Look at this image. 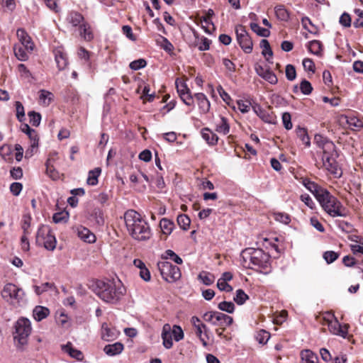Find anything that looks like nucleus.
Returning a JSON list of instances; mask_svg holds the SVG:
<instances>
[{"instance_id": "69168bd1", "label": "nucleus", "mask_w": 363, "mask_h": 363, "mask_svg": "<svg viewBox=\"0 0 363 363\" xmlns=\"http://www.w3.org/2000/svg\"><path fill=\"white\" fill-rule=\"evenodd\" d=\"M331 174L335 175L336 177H340L342 175V172L340 169L338 168L337 164L335 162L333 164H330L328 167L326 168Z\"/></svg>"}, {"instance_id": "1a4fd4ad", "label": "nucleus", "mask_w": 363, "mask_h": 363, "mask_svg": "<svg viewBox=\"0 0 363 363\" xmlns=\"http://www.w3.org/2000/svg\"><path fill=\"white\" fill-rule=\"evenodd\" d=\"M236 35L237 40L242 49L246 53H250L252 50V41L243 26H239L236 28Z\"/></svg>"}, {"instance_id": "bf43d9fd", "label": "nucleus", "mask_w": 363, "mask_h": 363, "mask_svg": "<svg viewBox=\"0 0 363 363\" xmlns=\"http://www.w3.org/2000/svg\"><path fill=\"white\" fill-rule=\"evenodd\" d=\"M354 13L358 16V18H357L354 23L353 25L355 28H362L363 27V11L357 9L354 10Z\"/></svg>"}, {"instance_id": "e2e57ef3", "label": "nucleus", "mask_w": 363, "mask_h": 363, "mask_svg": "<svg viewBox=\"0 0 363 363\" xmlns=\"http://www.w3.org/2000/svg\"><path fill=\"white\" fill-rule=\"evenodd\" d=\"M175 85L179 96L189 91V89L187 87L186 84L183 82H179V79H177Z\"/></svg>"}, {"instance_id": "f3484780", "label": "nucleus", "mask_w": 363, "mask_h": 363, "mask_svg": "<svg viewBox=\"0 0 363 363\" xmlns=\"http://www.w3.org/2000/svg\"><path fill=\"white\" fill-rule=\"evenodd\" d=\"M194 98L198 103L199 108L201 113H206L210 109V101L203 93H197L194 94Z\"/></svg>"}, {"instance_id": "f704fd0d", "label": "nucleus", "mask_w": 363, "mask_h": 363, "mask_svg": "<svg viewBox=\"0 0 363 363\" xmlns=\"http://www.w3.org/2000/svg\"><path fill=\"white\" fill-rule=\"evenodd\" d=\"M308 49L313 54L320 55L323 50V45L319 40H311L308 43Z\"/></svg>"}, {"instance_id": "2eb2a0df", "label": "nucleus", "mask_w": 363, "mask_h": 363, "mask_svg": "<svg viewBox=\"0 0 363 363\" xmlns=\"http://www.w3.org/2000/svg\"><path fill=\"white\" fill-rule=\"evenodd\" d=\"M76 231L79 238L83 241L88 243H93L95 242V235L92 233L88 228L83 226H79L76 228Z\"/></svg>"}, {"instance_id": "6e6d98bb", "label": "nucleus", "mask_w": 363, "mask_h": 363, "mask_svg": "<svg viewBox=\"0 0 363 363\" xmlns=\"http://www.w3.org/2000/svg\"><path fill=\"white\" fill-rule=\"evenodd\" d=\"M30 140V147L33 149L37 148L38 146V140L39 138L38 136L37 132L33 129L30 131V133L27 135Z\"/></svg>"}, {"instance_id": "8fccbe9b", "label": "nucleus", "mask_w": 363, "mask_h": 363, "mask_svg": "<svg viewBox=\"0 0 363 363\" xmlns=\"http://www.w3.org/2000/svg\"><path fill=\"white\" fill-rule=\"evenodd\" d=\"M172 335L174 336L175 341L179 342L184 338V332L180 326L174 325L171 330Z\"/></svg>"}, {"instance_id": "37998d69", "label": "nucleus", "mask_w": 363, "mask_h": 363, "mask_svg": "<svg viewBox=\"0 0 363 363\" xmlns=\"http://www.w3.org/2000/svg\"><path fill=\"white\" fill-rule=\"evenodd\" d=\"M346 121H347V123L350 127V128H352V129H354V128L359 129L363 126L362 121L354 116L347 117Z\"/></svg>"}, {"instance_id": "2f4dec72", "label": "nucleus", "mask_w": 363, "mask_h": 363, "mask_svg": "<svg viewBox=\"0 0 363 363\" xmlns=\"http://www.w3.org/2000/svg\"><path fill=\"white\" fill-rule=\"evenodd\" d=\"M101 172V169L99 167L90 170L87 178V184L91 186L96 185L98 184V177Z\"/></svg>"}, {"instance_id": "c85d7f7f", "label": "nucleus", "mask_w": 363, "mask_h": 363, "mask_svg": "<svg viewBox=\"0 0 363 363\" xmlns=\"http://www.w3.org/2000/svg\"><path fill=\"white\" fill-rule=\"evenodd\" d=\"M201 135L209 145H215L218 141V136L208 128H203L201 130Z\"/></svg>"}, {"instance_id": "a878e982", "label": "nucleus", "mask_w": 363, "mask_h": 363, "mask_svg": "<svg viewBox=\"0 0 363 363\" xmlns=\"http://www.w3.org/2000/svg\"><path fill=\"white\" fill-rule=\"evenodd\" d=\"M206 333V325L205 324H198L197 328L195 329V333L205 347L207 346L206 339L208 338Z\"/></svg>"}, {"instance_id": "0e129e2a", "label": "nucleus", "mask_w": 363, "mask_h": 363, "mask_svg": "<svg viewBox=\"0 0 363 363\" xmlns=\"http://www.w3.org/2000/svg\"><path fill=\"white\" fill-rule=\"evenodd\" d=\"M301 200L311 209H313L315 206L313 199L307 194H302L301 196Z\"/></svg>"}, {"instance_id": "c03bdc74", "label": "nucleus", "mask_w": 363, "mask_h": 363, "mask_svg": "<svg viewBox=\"0 0 363 363\" xmlns=\"http://www.w3.org/2000/svg\"><path fill=\"white\" fill-rule=\"evenodd\" d=\"M260 47L262 48V54L264 55V57L268 60H269L268 57L272 56V51L270 48L269 42L265 39H262L260 41Z\"/></svg>"}, {"instance_id": "20e7f679", "label": "nucleus", "mask_w": 363, "mask_h": 363, "mask_svg": "<svg viewBox=\"0 0 363 363\" xmlns=\"http://www.w3.org/2000/svg\"><path fill=\"white\" fill-rule=\"evenodd\" d=\"M323 209L332 217H346L347 212L341 202L327 189L320 190L316 198Z\"/></svg>"}, {"instance_id": "680f3d73", "label": "nucleus", "mask_w": 363, "mask_h": 363, "mask_svg": "<svg viewBox=\"0 0 363 363\" xmlns=\"http://www.w3.org/2000/svg\"><path fill=\"white\" fill-rule=\"evenodd\" d=\"M182 101L187 106L194 105V97L191 94L190 90L179 96Z\"/></svg>"}, {"instance_id": "bb28decb", "label": "nucleus", "mask_w": 363, "mask_h": 363, "mask_svg": "<svg viewBox=\"0 0 363 363\" xmlns=\"http://www.w3.org/2000/svg\"><path fill=\"white\" fill-rule=\"evenodd\" d=\"M33 313L35 320L40 321L49 315V310L45 307L37 306L33 309Z\"/></svg>"}, {"instance_id": "f8f14e48", "label": "nucleus", "mask_w": 363, "mask_h": 363, "mask_svg": "<svg viewBox=\"0 0 363 363\" xmlns=\"http://www.w3.org/2000/svg\"><path fill=\"white\" fill-rule=\"evenodd\" d=\"M315 144L323 149V152H335V145L330 140L324 138L321 135H315L314 138Z\"/></svg>"}, {"instance_id": "13d9d810", "label": "nucleus", "mask_w": 363, "mask_h": 363, "mask_svg": "<svg viewBox=\"0 0 363 363\" xmlns=\"http://www.w3.org/2000/svg\"><path fill=\"white\" fill-rule=\"evenodd\" d=\"M67 218L68 213L67 212H58L55 213L52 216V220L55 223L66 222Z\"/></svg>"}, {"instance_id": "393cba45", "label": "nucleus", "mask_w": 363, "mask_h": 363, "mask_svg": "<svg viewBox=\"0 0 363 363\" xmlns=\"http://www.w3.org/2000/svg\"><path fill=\"white\" fill-rule=\"evenodd\" d=\"M301 363H318L317 355L309 350L301 351Z\"/></svg>"}, {"instance_id": "4468645a", "label": "nucleus", "mask_w": 363, "mask_h": 363, "mask_svg": "<svg viewBox=\"0 0 363 363\" xmlns=\"http://www.w3.org/2000/svg\"><path fill=\"white\" fill-rule=\"evenodd\" d=\"M77 30L79 36L86 42L91 41L94 38L92 28L86 21Z\"/></svg>"}, {"instance_id": "4be33fe9", "label": "nucleus", "mask_w": 363, "mask_h": 363, "mask_svg": "<svg viewBox=\"0 0 363 363\" xmlns=\"http://www.w3.org/2000/svg\"><path fill=\"white\" fill-rule=\"evenodd\" d=\"M214 325L229 326L233 323V318L223 313L216 311Z\"/></svg>"}, {"instance_id": "ea45409f", "label": "nucleus", "mask_w": 363, "mask_h": 363, "mask_svg": "<svg viewBox=\"0 0 363 363\" xmlns=\"http://www.w3.org/2000/svg\"><path fill=\"white\" fill-rule=\"evenodd\" d=\"M248 298L249 296L245 293V291L242 289H238L236 291V294L233 299L237 304L242 305Z\"/></svg>"}, {"instance_id": "473e14b6", "label": "nucleus", "mask_w": 363, "mask_h": 363, "mask_svg": "<svg viewBox=\"0 0 363 363\" xmlns=\"http://www.w3.org/2000/svg\"><path fill=\"white\" fill-rule=\"evenodd\" d=\"M296 133L297 137L301 140L306 147H309L311 145L310 138L306 128L298 127L296 128Z\"/></svg>"}, {"instance_id": "5701e85b", "label": "nucleus", "mask_w": 363, "mask_h": 363, "mask_svg": "<svg viewBox=\"0 0 363 363\" xmlns=\"http://www.w3.org/2000/svg\"><path fill=\"white\" fill-rule=\"evenodd\" d=\"M257 74L272 84H275L278 79L276 74L271 69H255Z\"/></svg>"}, {"instance_id": "cd10ccee", "label": "nucleus", "mask_w": 363, "mask_h": 363, "mask_svg": "<svg viewBox=\"0 0 363 363\" xmlns=\"http://www.w3.org/2000/svg\"><path fill=\"white\" fill-rule=\"evenodd\" d=\"M62 349L65 352L68 353L72 357L80 360L83 357V354L81 351L73 348L72 344L68 342L67 345H62Z\"/></svg>"}, {"instance_id": "774afa93", "label": "nucleus", "mask_w": 363, "mask_h": 363, "mask_svg": "<svg viewBox=\"0 0 363 363\" xmlns=\"http://www.w3.org/2000/svg\"><path fill=\"white\" fill-rule=\"evenodd\" d=\"M23 189L22 184L13 182L10 186V191L14 196H18Z\"/></svg>"}, {"instance_id": "9d476101", "label": "nucleus", "mask_w": 363, "mask_h": 363, "mask_svg": "<svg viewBox=\"0 0 363 363\" xmlns=\"http://www.w3.org/2000/svg\"><path fill=\"white\" fill-rule=\"evenodd\" d=\"M66 23L68 26L74 28L76 30L86 22L84 16L77 11H70L66 16Z\"/></svg>"}, {"instance_id": "c9c22d12", "label": "nucleus", "mask_w": 363, "mask_h": 363, "mask_svg": "<svg viewBox=\"0 0 363 363\" xmlns=\"http://www.w3.org/2000/svg\"><path fill=\"white\" fill-rule=\"evenodd\" d=\"M230 126L228 120L224 117H220L219 122L216 125V131L226 135L229 133Z\"/></svg>"}, {"instance_id": "3c124183", "label": "nucleus", "mask_w": 363, "mask_h": 363, "mask_svg": "<svg viewBox=\"0 0 363 363\" xmlns=\"http://www.w3.org/2000/svg\"><path fill=\"white\" fill-rule=\"evenodd\" d=\"M16 117L19 121H23L25 119V111L23 104L20 101L15 103Z\"/></svg>"}, {"instance_id": "6ab92c4d", "label": "nucleus", "mask_w": 363, "mask_h": 363, "mask_svg": "<svg viewBox=\"0 0 363 363\" xmlns=\"http://www.w3.org/2000/svg\"><path fill=\"white\" fill-rule=\"evenodd\" d=\"M118 335V332L115 328H110L104 323L101 326V337L106 341H110L116 339Z\"/></svg>"}, {"instance_id": "f257e3e1", "label": "nucleus", "mask_w": 363, "mask_h": 363, "mask_svg": "<svg viewBox=\"0 0 363 363\" xmlns=\"http://www.w3.org/2000/svg\"><path fill=\"white\" fill-rule=\"evenodd\" d=\"M89 288L103 301L109 303H116L125 294V289L119 280H93Z\"/></svg>"}, {"instance_id": "7c9ffc66", "label": "nucleus", "mask_w": 363, "mask_h": 363, "mask_svg": "<svg viewBox=\"0 0 363 363\" xmlns=\"http://www.w3.org/2000/svg\"><path fill=\"white\" fill-rule=\"evenodd\" d=\"M160 226L164 234L170 235L174 228V224L172 220L164 218L160 220Z\"/></svg>"}, {"instance_id": "6e6552de", "label": "nucleus", "mask_w": 363, "mask_h": 363, "mask_svg": "<svg viewBox=\"0 0 363 363\" xmlns=\"http://www.w3.org/2000/svg\"><path fill=\"white\" fill-rule=\"evenodd\" d=\"M31 329L30 322L28 318H21L18 319L15 325L14 339L19 344L25 345L31 333Z\"/></svg>"}, {"instance_id": "9b49d317", "label": "nucleus", "mask_w": 363, "mask_h": 363, "mask_svg": "<svg viewBox=\"0 0 363 363\" xmlns=\"http://www.w3.org/2000/svg\"><path fill=\"white\" fill-rule=\"evenodd\" d=\"M16 35L19 41L18 44L22 45L28 51H33L34 50V43L24 29L18 28Z\"/></svg>"}, {"instance_id": "dca6fc26", "label": "nucleus", "mask_w": 363, "mask_h": 363, "mask_svg": "<svg viewBox=\"0 0 363 363\" xmlns=\"http://www.w3.org/2000/svg\"><path fill=\"white\" fill-rule=\"evenodd\" d=\"M88 219L94 222L97 226H102L104 224V213L103 211L99 208H94L90 213H89Z\"/></svg>"}, {"instance_id": "aec40b11", "label": "nucleus", "mask_w": 363, "mask_h": 363, "mask_svg": "<svg viewBox=\"0 0 363 363\" xmlns=\"http://www.w3.org/2000/svg\"><path fill=\"white\" fill-rule=\"evenodd\" d=\"M123 349V345L121 342H117L106 345L104 348V352L108 356H115L121 354Z\"/></svg>"}, {"instance_id": "a211bd4d", "label": "nucleus", "mask_w": 363, "mask_h": 363, "mask_svg": "<svg viewBox=\"0 0 363 363\" xmlns=\"http://www.w3.org/2000/svg\"><path fill=\"white\" fill-rule=\"evenodd\" d=\"M162 339L163 345L167 349H170L173 345L172 335L171 333V326L169 324H164L162 332Z\"/></svg>"}, {"instance_id": "4c0bfd02", "label": "nucleus", "mask_w": 363, "mask_h": 363, "mask_svg": "<svg viewBox=\"0 0 363 363\" xmlns=\"http://www.w3.org/2000/svg\"><path fill=\"white\" fill-rule=\"evenodd\" d=\"M40 99L42 101L43 104L45 106H48L53 100V94L51 92L44 89L40 90Z\"/></svg>"}, {"instance_id": "052dcab7", "label": "nucleus", "mask_w": 363, "mask_h": 363, "mask_svg": "<svg viewBox=\"0 0 363 363\" xmlns=\"http://www.w3.org/2000/svg\"><path fill=\"white\" fill-rule=\"evenodd\" d=\"M274 218L276 220L284 224H288L291 221L289 215L285 213H277L274 214Z\"/></svg>"}, {"instance_id": "5fc2aeb1", "label": "nucleus", "mask_w": 363, "mask_h": 363, "mask_svg": "<svg viewBox=\"0 0 363 363\" xmlns=\"http://www.w3.org/2000/svg\"><path fill=\"white\" fill-rule=\"evenodd\" d=\"M165 258L173 260L177 264H181L183 262L182 259L171 250H167L165 252Z\"/></svg>"}, {"instance_id": "09e8293b", "label": "nucleus", "mask_w": 363, "mask_h": 363, "mask_svg": "<svg viewBox=\"0 0 363 363\" xmlns=\"http://www.w3.org/2000/svg\"><path fill=\"white\" fill-rule=\"evenodd\" d=\"M333 152H323L322 160L325 168L333 164L335 160L332 157Z\"/></svg>"}, {"instance_id": "a19ab883", "label": "nucleus", "mask_w": 363, "mask_h": 363, "mask_svg": "<svg viewBox=\"0 0 363 363\" xmlns=\"http://www.w3.org/2000/svg\"><path fill=\"white\" fill-rule=\"evenodd\" d=\"M270 337V334L264 330L258 331L255 335V338L260 344H266Z\"/></svg>"}, {"instance_id": "0eeeda50", "label": "nucleus", "mask_w": 363, "mask_h": 363, "mask_svg": "<svg viewBox=\"0 0 363 363\" xmlns=\"http://www.w3.org/2000/svg\"><path fill=\"white\" fill-rule=\"evenodd\" d=\"M157 268L164 280L169 283H174L181 277L179 268L167 261H161L157 263Z\"/></svg>"}, {"instance_id": "de8ad7c7", "label": "nucleus", "mask_w": 363, "mask_h": 363, "mask_svg": "<svg viewBox=\"0 0 363 363\" xmlns=\"http://www.w3.org/2000/svg\"><path fill=\"white\" fill-rule=\"evenodd\" d=\"M323 257L328 264H331L339 257V253L334 251H326L323 253Z\"/></svg>"}, {"instance_id": "72a5a7b5", "label": "nucleus", "mask_w": 363, "mask_h": 363, "mask_svg": "<svg viewBox=\"0 0 363 363\" xmlns=\"http://www.w3.org/2000/svg\"><path fill=\"white\" fill-rule=\"evenodd\" d=\"M198 279L205 285L210 286L215 281V277L213 274L203 271L198 275Z\"/></svg>"}, {"instance_id": "7ed1b4c3", "label": "nucleus", "mask_w": 363, "mask_h": 363, "mask_svg": "<svg viewBox=\"0 0 363 363\" xmlns=\"http://www.w3.org/2000/svg\"><path fill=\"white\" fill-rule=\"evenodd\" d=\"M241 255L248 267L264 274L271 272L270 256L259 248H246Z\"/></svg>"}, {"instance_id": "f03ea898", "label": "nucleus", "mask_w": 363, "mask_h": 363, "mask_svg": "<svg viewBox=\"0 0 363 363\" xmlns=\"http://www.w3.org/2000/svg\"><path fill=\"white\" fill-rule=\"evenodd\" d=\"M126 228L133 238L140 241L147 240L151 237L148 223L134 210H128L124 214Z\"/></svg>"}, {"instance_id": "c756f323", "label": "nucleus", "mask_w": 363, "mask_h": 363, "mask_svg": "<svg viewBox=\"0 0 363 363\" xmlns=\"http://www.w3.org/2000/svg\"><path fill=\"white\" fill-rule=\"evenodd\" d=\"M274 12L278 19L283 21H287L290 15L284 5H278L274 8Z\"/></svg>"}, {"instance_id": "4d7b16f0", "label": "nucleus", "mask_w": 363, "mask_h": 363, "mask_svg": "<svg viewBox=\"0 0 363 363\" xmlns=\"http://www.w3.org/2000/svg\"><path fill=\"white\" fill-rule=\"evenodd\" d=\"M281 119L284 128L286 130H291L293 127L291 114L288 112H284L282 114Z\"/></svg>"}, {"instance_id": "79ce46f5", "label": "nucleus", "mask_w": 363, "mask_h": 363, "mask_svg": "<svg viewBox=\"0 0 363 363\" xmlns=\"http://www.w3.org/2000/svg\"><path fill=\"white\" fill-rule=\"evenodd\" d=\"M28 116L29 117L30 123L33 126L38 127L40 125L41 116L39 113L32 111L28 112Z\"/></svg>"}, {"instance_id": "ddd939ff", "label": "nucleus", "mask_w": 363, "mask_h": 363, "mask_svg": "<svg viewBox=\"0 0 363 363\" xmlns=\"http://www.w3.org/2000/svg\"><path fill=\"white\" fill-rule=\"evenodd\" d=\"M55 62L58 68H65L68 65V58L62 47L54 49Z\"/></svg>"}, {"instance_id": "e433bc0d", "label": "nucleus", "mask_w": 363, "mask_h": 363, "mask_svg": "<svg viewBox=\"0 0 363 363\" xmlns=\"http://www.w3.org/2000/svg\"><path fill=\"white\" fill-rule=\"evenodd\" d=\"M250 28L255 33L262 37H268L270 34V31L268 29L260 27L256 23H251Z\"/></svg>"}, {"instance_id": "b1692460", "label": "nucleus", "mask_w": 363, "mask_h": 363, "mask_svg": "<svg viewBox=\"0 0 363 363\" xmlns=\"http://www.w3.org/2000/svg\"><path fill=\"white\" fill-rule=\"evenodd\" d=\"M13 52L16 58L20 61H26L28 59V55L33 51H28L25 48L18 43L13 46Z\"/></svg>"}, {"instance_id": "58836bf2", "label": "nucleus", "mask_w": 363, "mask_h": 363, "mask_svg": "<svg viewBox=\"0 0 363 363\" xmlns=\"http://www.w3.org/2000/svg\"><path fill=\"white\" fill-rule=\"evenodd\" d=\"M190 218L184 214H181L177 217V223L180 228L184 230H186L190 225Z\"/></svg>"}, {"instance_id": "49530a36", "label": "nucleus", "mask_w": 363, "mask_h": 363, "mask_svg": "<svg viewBox=\"0 0 363 363\" xmlns=\"http://www.w3.org/2000/svg\"><path fill=\"white\" fill-rule=\"evenodd\" d=\"M77 56L79 60L84 61V62H88L90 59L91 52L86 50L83 47H80L77 50Z\"/></svg>"}, {"instance_id": "39448f33", "label": "nucleus", "mask_w": 363, "mask_h": 363, "mask_svg": "<svg viewBox=\"0 0 363 363\" xmlns=\"http://www.w3.org/2000/svg\"><path fill=\"white\" fill-rule=\"evenodd\" d=\"M1 296L4 300L9 303L16 306L23 301L25 293L23 290L12 283L6 284L1 291Z\"/></svg>"}, {"instance_id": "a18cd8bd", "label": "nucleus", "mask_w": 363, "mask_h": 363, "mask_svg": "<svg viewBox=\"0 0 363 363\" xmlns=\"http://www.w3.org/2000/svg\"><path fill=\"white\" fill-rule=\"evenodd\" d=\"M218 308L223 311H225L229 313H232L234 312L235 310V305L233 302H228V301H222L220 302Z\"/></svg>"}, {"instance_id": "338daca9", "label": "nucleus", "mask_w": 363, "mask_h": 363, "mask_svg": "<svg viewBox=\"0 0 363 363\" xmlns=\"http://www.w3.org/2000/svg\"><path fill=\"white\" fill-rule=\"evenodd\" d=\"M331 174L335 175L336 177H340L342 175V172L340 169L338 168L337 164L335 162L333 164H330L328 167L326 168Z\"/></svg>"}, {"instance_id": "864d4df0", "label": "nucleus", "mask_w": 363, "mask_h": 363, "mask_svg": "<svg viewBox=\"0 0 363 363\" xmlns=\"http://www.w3.org/2000/svg\"><path fill=\"white\" fill-rule=\"evenodd\" d=\"M34 288L36 294L40 295L48 289L55 288V285L52 283L46 282L43 284L41 286H35Z\"/></svg>"}, {"instance_id": "603ef678", "label": "nucleus", "mask_w": 363, "mask_h": 363, "mask_svg": "<svg viewBox=\"0 0 363 363\" xmlns=\"http://www.w3.org/2000/svg\"><path fill=\"white\" fill-rule=\"evenodd\" d=\"M300 90L302 94H303L305 95H308L312 92L313 87H312L311 84L308 81L303 79L301 82Z\"/></svg>"}, {"instance_id": "423d86ee", "label": "nucleus", "mask_w": 363, "mask_h": 363, "mask_svg": "<svg viewBox=\"0 0 363 363\" xmlns=\"http://www.w3.org/2000/svg\"><path fill=\"white\" fill-rule=\"evenodd\" d=\"M36 243L48 250L55 249L57 241L50 226L42 225L39 227L36 233Z\"/></svg>"}, {"instance_id": "412c9836", "label": "nucleus", "mask_w": 363, "mask_h": 363, "mask_svg": "<svg viewBox=\"0 0 363 363\" xmlns=\"http://www.w3.org/2000/svg\"><path fill=\"white\" fill-rule=\"evenodd\" d=\"M302 184L310 191L315 197V199L320 194V190H324V188L320 187L316 183L311 181L309 179L304 178L302 180Z\"/></svg>"}]
</instances>
